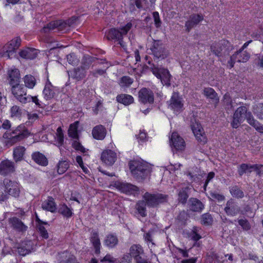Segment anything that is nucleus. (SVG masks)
<instances>
[{
  "mask_svg": "<svg viewBox=\"0 0 263 263\" xmlns=\"http://www.w3.org/2000/svg\"><path fill=\"white\" fill-rule=\"evenodd\" d=\"M245 119L257 132L263 133V125L254 119L252 112L249 111L248 108L245 106L239 107L235 110L231 123V126L233 128H237Z\"/></svg>",
  "mask_w": 263,
  "mask_h": 263,
  "instance_id": "nucleus-1",
  "label": "nucleus"
},
{
  "mask_svg": "<svg viewBox=\"0 0 263 263\" xmlns=\"http://www.w3.org/2000/svg\"><path fill=\"white\" fill-rule=\"evenodd\" d=\"M30 133L24 124H21L9 133H5V138L7 139V144L10 146L20 142L27 138Z\"/></svg>",
  "mask_w": 263,
  "mask_h": 263,
  "instance_id": "nucleus-2",
  "label": "nucleus"
},
{
  "mask_svg": "<svg viewBox=\"0 0 263 263\" xmlns=\"http://www.w3.org/2000/svg\"><path fill=\"white\" fill-rule=\"evenodd\" d=\"M233 49V47L230 43L225 40L214 43L211 46L212 53L220 58L229 55Z\"/></svg>",
  "mask_w": 263,
  "mask_h": 263,
  "instance_id": "nucleus-3",
  "label": "nucleus"
},
{
  "mask_svg": "<svg viewBox=\"0 0 263 263\" xmlns=\"http://www.w3.org/2000/svg\"><path fill=\"white\" fill-rule=\"evenodd\" d=\"M21 39L19 37H15L6 44L1 52V56L7 59H11L15 57L17 49L21 45Z\"/></svg>",
  "mask_w": 263,
  "mask_h": 263,
  "instance_id": "nucleus-4",
  "label": "nucleus"
},
{
  "mask_svg": "<svg viewBox=\"0 0 263 263\" xmlns=\"http://www.w3.org/2000/svg\"><path fill=\"white\" fill-rule=\"evenodd\" d=\"M143 198L145 201L148 207H156L159 204L166 202L168 199V195L157 193L151 194L146 192L143 196Z\"/></svg>",
  "mask_w": 263,
  "mask_h": 263,
  "instance_id": "nucleus-5",
  "label": "nucleus"
},
{
  "mask_svg": "<svg viewBox=\"0 0 263 263\" xmlns=\"http://www.w3.org/2000/svg\"><path fill=\"white\" fill-rule=\"evenodd\" d=\"M152 54L156 59H164L169 54L168 50L160 40H153L150 48Z\"/></svg>",
  "mask_w": 263,
  "mask_h": 263,
  "instance_id": "nucleus-6",
  "label": "nucleus"
},
{
  "mask_svg": "<svg viewBox=\"0 0 263 263\" xmlns=\"http://www.w3.org/2000/svg\"><path fill=\"white\" fill-rule=\"evenodd\" d=\"M129 169L133 176L139 181L145 179L151 172L149 165H129Z\"/></svg>",
  "mask_w": 263,
  "mask_h": 263,
  "instance_id": "nucleus-7",
  "label": "nucleus"
},
{
  "mask_svg": "<svg viewBox=\"0 0 263 263\" xmlns=\"http://www.w3.org/2000/svg\"><path fill=\"white\" fill-rule=\"evenodd\" d=\"M11 92L15 98L22 104L28 103L30 100V95H27L26 88L21 84L11 86Z\"/></svg>",
  "mask_w": 263,
  "mask_h": 263,
  "instance_id": "nucleus-8",
  "label": "nucleus"
},
{
  "mask_svg": "<svg viewBox=\"0 0 263 263\" xmlns=\"http://www.w3.org/2000/svg\"><path fill=\"white\" fill-rule=\"evenodd\" d=\"M115 186L121 192L128 195L137 196L140 194L139 187L129 183L116 182Z\"/></svg>",
  "mask_w": 263,
  "mask_h": 263,
  "instance_id": "nucleus-9",
  "label": "nucleus"
},
{
  "mask_svg": "<svg viewBox=\"0 0 263 263\" xmlns=\"http://www.w3.org/2000/svg\"><path fill=\"white\" fill-rule=\"evenodd\" d=\"M132 26V23L129 22L125 26L120 28V29H111L106 34L107 39L108 40H116L118 41L120 39L123 38L124 35L127 34Z\"/></svg>",
  "mask_w": 263,
  "mask_h": 263,
  "instance_id": "nucleus-10",
  "label": "nucleus"
},
{
  "mask_svg": "<svg viewBox=\"0 0 263 263\" xmlns=\"http://www.w3.org/2000/svg\"><path fill=\"white\" fill-rule=\"evenodd\" d=\"M170 142L174 153L182 152L185 149L184 140L177 133H172Z\"/></svg>",
  "mask_w": 263,
  "mask_h": 263,
  "instance_id": "nucleus-11",
  "label": "nucleus"
},
{
  "mask_svg": "<svg viewBox=\"0 0 263 263\" xmlns=\"http://www.w3.org/2000/svg\"><path fill=\"white\" fill-rule=\"evenodd\" d=\"M191 126L197 140L201 144H205L206 142L207 139L200 124L194 119V122L192 121Z\"/></svg>",
  "mask_w": 263,
  "mask_h": 263,
  "instance_id": "nucleus-12",
  "label": "nucleus"
},
{
  "mask_svg": "<svg viewBox=\"0 0 263 263\" xmlns=\"http://www.w3.org/2000/svg\"><path fill=\"white\" fill-rule=\"evenodd\" d=\"M138 100L143 104H152L154 102V92L151 89L143 87L138 92Z\"/></svg>",
  "mask_w": 263,
  "mask_h": 263,
  "instance_id": "nucleus-13",
  "label": "nucleus"
},
{
  "mask_svg": "<svg viewBox=\"0 0 263 263\" xmlns=\"http://www.w3.org/2000/svg\"><path fill=\"white\" fill-rule=\"evenodd\" d=\"M8 223L10 227L18 234L23 235L27 231L28 226L16 217L9 218Z\"/></svg>",
  "mask_w": 263,
  "mask_h": 263,
  "instance_id": "nucleus-14",
  "label": "nucleus"
},
{
  "mask_svg": "<svg viewBox=\"0 0 263 263\" xmlns=\"http://www.w3.org/2000/svg\"><path fill=\"white\" fill-rule=\"evenodd\" d=\"M43 29L44 32H47L48 30L57 29L62 33H66L69 30V28L65 21L57 20L49 23Z\"/></svg>",
  "mask_w": 263,
  "mask_h": 263,
  "instance_id": "nucleus-15",
  "label": "nucleus"
},
{
  "mask_svg": "<svg viewBox=\"0 0 263 263\" xmlns=\"http://www.w3.org/2000/svg\"><path fill=\"white\" fill-rule=\"evenodd\" d=\"M4 184L5 185L6 190L8 195H11L14 197L19 196L20 190L18 183L8 179L4 180Z\"/></svg>",
  "mask_w": 263,
  "mask_h": 263,
  "instance_id": "nucleus-16",
  "label": "nucleus"
},
{
  "mask_svg": "<svg viewBox=\"0 0 263 263\" xmlns=\"http://www.w3.org/2000/svg\"><path fill=\"white\" fill-rule=\"evenodd\" d=\"M224 211L228 216H234L240 212V208L234 199H230L227 203Z\"/></svg>",
  "mask_w": 263,
  "mask_h": 263,
  "instance_id": "nucleus-17",
  "label": "nucleus"
},
{
  "mask_svg": "<svg viewBox=\"0 0 263 263\" xmlns=\"http://www.w3.org/2000/svg\"><path fill=\"white\" fill-rule=\"evenodd\" d=\"M255 172L257 175L263 174V165H240L238 169L239 176L243 174Z\"/></svg>",
  "mask_w": 263,
  "mask_h": 263,
  "instance_id": "nucleus-18",
  "label": "nucleus"
},
{
  "mask_svg": "<svg viewBox=\"0 0 263 263\" xmlns=\"http://www.w3.org/2000/svg\"><path fill=\"white\" fill-rule=\"evenodd\" d=\"M203 20V16L199 14H193L189 16V20L185 22L186 31L190 32L194 27L197 26Z\"/></svg>",
  "mask_w": 263,
  "mask_h": 263,
  "instance_id": "nucleus-19",
  "label": "nucleus"
},
{
  "mask_svg": "<svg viewBox=\"0 0 263 263\" xmlns=\"http://www.w3.org/2000/svg\"><path fill=\"white\" fill-rule=\"evenodd\" d=\"M170 106L175 111L180 112L182 110L183 104L182 98L178 93H173L170 100Z\"/></svg>",
  "mask_w": 263,
  "mask_h": 263,
  "instance_id": "nucleus-20",
  "label": "nucleus"
},
{
  "mask_svg": "<svg viewBox=\"0 0 263 263\" xmlns=\"http://www.w3.org/2000/svg\"><path fill=\"white\" fill-rule=\"evenodd\" d=\"M187 206L190 211L197 213H201L204 208V204L200 200L194 197L189 199Z\"/></svg>",
  "mask_w": 263,
  "mask_h": 263,
  "instance_id": "nucleus-21",
  "label": "nucleus"
},
{
  "mask_svg": "<svg viewBox=\"0 0 263 263\" xmlns=\"http://www.w3.org/2000/svg\"><path fill=\"white\" fill-rule=\"evenodd\" d=\"M57 259L65 263H79L76 257L67 250L58 253Z\"/></svg>",
  "mask_w": 263,
  "mask_h": 263,
  "instance_id": "nucleus-22",
  "label": "nucleus"
},
{
  "mask_svg": "<svg viewBox=\"0 0 263 263\" xmlns=\"http://www.w3.org/2000/svg\"><path fill=\"white\" fill-rule=\"evenodd\" d=\"M101 159L106 164H113L117 159V154L111 150H105L102 152Z\"/></svg>",
  "mask_w": 263,
  "mask_h": 263,
  "instance_id": "nucleus-23",
  "label": "nucleus"
},
{
  "mask_svg": "<svg viewBox=\"0 0 263 263\" xmlns=\"http://www.w3.org/2000/svg\"><path fill=\"white\" fill-rule=\"evenodd\" d=\"M86 70L81 66L74 68L72 70L68 71L69 77H71L77 81L84 79L86 76Z\"/></svg>",
  "mask_w": 263,
  "mask_h": 263,
  "instance_id": "nucleus-24",
  "label": "nucleus"
},
{
  "mask_svg": "<svg viewBox=\"0 0 263 263\" xmlns=\"http://www.w3.org/2000/svg\"><path fill=\"white\" fill-rule=\"evenodd\" d=\"M90 241L94 248L95 254H100L101 242L99 233L97 231H92L91 232Z\"/></svg>",
  "mask_w": 263,
  "mask_h": 263,
  "instance_id": "nucleus-25",
  "label": "nucleus"
},
{
  "mask_svg": "<svg viewBox=\"0 0 263 263\" xmlns=\"http://www.w3.org/2000/svg\"><path fill=\"white\" fill-rule=\"evenodd\" d=\"M18 253L21 256H25L33 250V242L31 240L23 241L18 247Z\"/></svg>",
  "mask_w": 263,
  "mask_h": 263,
  "instance_id": "nucleus-26",
  "label": "nucleus"
},
{
  "mask_svg": "<svg viewBox=\"0 0 263 263\" xmlns=\"http://www.w3.org/2000/svg\"><path fill=\"white\" fill-rule=\"evenodd\" d=\"M203 94L207 98L211 100L212 102L214 104L215 107L217 105L219 99L217 93L214 89L211 87L204 88L203 90Z\"/></svg>",
  "mask_w": 263,
  "mask_h": 263,
  "instance_id": "nucleus-27",
  "label": "nucleus"
},
{
  "mask_svg": "<svg viewBox=\"0 0 263 263\" xmlns=\"http://www.w3.org/2000/svg\"><path fill=\"white\" fill-rule=\"evenodd\" d=\"M191 189L189 186L181 187L177 191V200L179 203L184 205L186 203L189 197V191Z\"/></svg>",
  "mask_w": 263,
  "mask_h": 263,
  "instance_id": "nucleus-28",
  "label": "nucleus"
},
{
  "mask_svg": "<svg viewBox=\"0 0 263 263\" xmlns=\"http://www.w3.org/2000/svg\"><path fill=\"white\" fill-rule=\"evenodd\" d=\"M42 208L43 210L51 213H55L57 210L56 203L52 197H48V199L42 203Z\"/></svg>",
  "mask_w": 263,
  "mask_h": 263,
  "instance_id": "nucleus-29",
  "label": "nucleus"
},
{
  "mask_svg": "<svg viewBox=\"0 0 263 263\" xmlns=\"http://www.w3.org/2000/svg\"><path fill=\"white\" fill-rule=\"evenodd\" d=\"M106 134V129L102 125L96 126L92 130L93 137L97 140H103L105 137Z\"/></svg>",
  "mask_w": 263,
  "mask_h": 263,
  "instance_id": "nucleus-30",
  "label": "nucleus"
},
{
  "mask_svg": "<svg viewBox=\"0 0 263 263\" xmlns=\"http://www.w3.org/2000/svg\"><path fill=\"white\" fill-rule=\"evenodd\" d=\"M119 242L118 238L116 234L112 233L107 235L104 239V245L109 248H114Z\"/></svg>",
  "mask_w": 263,
  "mask_h": 263,
  "instance_id": "nucleus-31",
  "label": "nucleus"
},
{
  "mask_svg": "<svg viewBox=\"0 0 263 263\" xmlns=\"http://www.w3.org/2000/svg\"><path fill=\"white\" fill-rule=\"evenodd\" d=\"M129 253L136 260L142 257L141 255L144 253V250L141 245L135 244L130 247Z\"/></svg>",
  "mask_w": 263,
  "mask_h": 263,
  "instance_id": "nucleus-32",
  "label": "nucleus"
},
{
  "mask_svg": "<svg viewBox=\"0 0 263 263\" xmlns=\"http://www.w3.org/2000/svg\"><path fill=\"white\" fill-rule=\"evenodd\" d=\"M9 84L11 86L20 84V73L17 69L11 70L9 72Z\"/></svg>",
  "mask_w": 263,
  "mask_h": 263,
  "instance_id": "nucleus-33",
  "label": "nucleus"
},
{
  "mask_svg": "<svg viewBox=\"0 0 263 263\" xmlns=\"http://www.w3.org/2000/svg\"><path fill=\"white\" fill-rule=\"evenodd\" d=\"M43 93L46 100L53 98L55 95V88L49 81L46 83Z\"/></svg>",
  "mask_w": 263,
  "mask_h": 263,
  "instance_id": "nucleus-34",
  "label": "nucleus"
},
{
  "mask_svg": "<svg viewBox=\"0 0 263 263\" xmlns=\"http://www.w3.org/2000/svg\"><path fill=\"white\" fill-rule=\"evenodd\" d=\"M31 158L37 164H48L47 158L39 152H35L31 155Z\"/></svg>",
  "mask_w": 263,
  "mask_h": 263,
  "instance_id": "nucleus-35",
  "label": "nucleus"
},
{
  "mask_svg": "<svg viewBox=\"0 0 263 263\" xmlns=\"http://www.w3.org/2000/svg\"><path fill=\"white\" fill-rule=\"evenodd\" d=\"M58 212L66 218H69L73 215L72 209L68 207L65 203L59 204Z\"/></svg>",
  "mask_w": 263,
  "mask_h": 263,
  "instance_id": "nucleus-36",
  "label": "nucleus"
},
{
  "mask_svg": "<svg viewBox=\"0 0 263 263\" xmlns=\"http://www.w3.org/2000/svg\"><path fill=\"white\" fill-rule=\"evenodd\" d=\"M37 50L35 49L27 48L21 51L19 53L20 55L26 59H34L37 56Z\"/></svg>",
  "mask_w": 263,
  "mask_h": 263,
  "instance_id": "nucleus-37",
  "label": "nucleus"
},
{
  "mask_svg": "<svg viewBox=\"0 0 263 263\" xmlns=\"http://www.w3.org/2000/svg\"><path fill=\"white\" fill-rule=\"evenodd\" d=\"M117 101L125 105H128L134 102V98L127 94H121L117 97Z\"/></svg>",
  "mask_w": 263,
  "mask_h": 263,
  "instance_id": "nucleus-38",
  "label": "nucleus"
},
{
  "mask_svg": "<svg viewBox=\"0 0 263 263\" xmlns=\"http://www.w3.org/2000/svg\"><path fill=\"white\" fill-rule=\"evenodd\" d=\"M25 151V148L22 146H18L14 148L13 155L16 162H17L23 159Z\"/></svg>",
  "mask_w": 263,
  "mask_h": 263,
  "instance_id": "nucleus-39",
  "label": "nucleus"
},
{
  "mask_svg": "<svg viewBox=\"0 0 263 263\" xmlns=\"http://www.w3.org/2000/svg\"><path fill=\"white\" fill-rule=\"evenodd\" d=\"M97 60L96 57H91L89 55H85L83 56L82 65L81 67L84 68V70H86L90 66L91 64L95 62Z\"/></svg>",
  "mask_w": 263,
  "mask_h": 263,
  "instance_id": "nucleus-40",
  "label": "nucleus"
},
{
  "mask_svg": "<svg viewBox=\"0 0 263 263\" xmlns=\"http://www.w3.org/2000/svg\"><path fill=\"white\" fill-rule=\"evenodd\" d=\"M146 205L147 204L145 200H139L136 204L135 208L142 217H145L147 215L146 209Z\"/></svg>",
  "mask_w": 263,
  "mask_h": 263,
  "instance_id": "nucleus-41",
  "label": "nucleus"
},
{
  "mask_svg": "<svg viewBox=\"0 0 263 263\" xmlns=\"http://www.w3.org/2000/svg\"><path fill=\"white\" fill-rule=\"evenodd\" d=\"M79 123L78 121H76L70 124L68 130L69 136L74 139H79V136L78 134Z\"/></svg>",
  "mask_w": 263,
  "mask_h": 263,
  "instance_id": "nucleus-42",
  "label": "nucleus"
},
{
  "mask_svg": "<svg viewBox=\"0 0 263 263\" xmlns=\"http://www.w3.org/2000/svg\"><path fill=\"white\" fill-rule=\"evenodd\" d=\"M160 76L161 78H159V79L161 80L162 83L164 85L170 86L171 85V74L168 70L166 69L162 68Z\"/></svg>",
  "mask_w": 263,
  "mask_h": 263,
  "instance_id": "nucleus-43",
  "label": "nucleus"
},
{
  "mask_svg": "<svg viewBox=\"0 0 263 263\" xmlns=\"http://www.w3.org/2000/svg\"><path fill=\"white\" fill-rule=\"evenodd\" d=\"M252 111L258 119L263 120V103L254 105L252 107Z\"/></svg>",
  "mask_w": 263,
  "mask_h": 263,
  "instance_id": "nucleus-44",
  "label": "nucleus"
},
{
  "mask_svg": "<svg viewBox=\"0 0 263 263\" xmlns=\"http://www.w3.org/2000/svg\"><path fill=\"white\" fill-rule=\"evenodd\" d=\"M235 55H237V62L239 63L246 62L250 59V54L246 51H240L238 50L235 52Z\"/></svg>",
  "mask_w": 263,
  "mask_h": 263,
  "instance_id": "nucleus-45",
  "label": "nucleus"
},
{
  "mask_svg": "<svg viewBox=\"0 0 263 263\" xmlns=\"http://www.w3.org/2000/svg\"><path fill=\"white\" fill-rule=\"evenodd\" d=\"M230 192L232 196L235 198L239 199L242 198L244 197L243 192L237 185L231 187Z\"/></svg>",
  "mask_w": 263,
  "mask_h": 263,
  "instance_id": "nucleus-46",
  "label": "nucleus"
},
{
  "mask_svg": "<svg viewBox=\"0 0 263 263\" xmlns=\"http://www.w3.org/2000/svg\"><path fill=\"white\" fill-rule=\"evenodd\" d=\"M24 81L26 87L32 88L36 84L35 78L31 75H26L24 78Z\"/></svg>",
  "mask_w": 263,
  "mask_h": 263,
  "instance_id": "nucleus-47",
  "label": "nucleus"
},
{
  "mask_svg": "<svg viewBox=\"0 0 263 263\" xmlns=\"http://www.w3.org/2000/svg\"><path fill=\"white\" fill-rule=\"evenodd\" d=\"M11 117L13 118H20L22 116V109L17 105H13L10 109Z\"/></svg>",
  "mask_w": 263,
  "mask_h": 263,
  "instance_id": "nucleus-48",
  "label": "nucleus"
},
{
  "mask_svg": "<svg viewBox=\"0 0 263 263\" xmlns=\"http://www.w3.org/2000/svg\"><path fill=\"white\" fill-rule=\"evenodd\" d=\"M15 171L14 165H0V174L6 176L13 173Z\"/></svg>",
  "mask_w": 263,
  "mask_h": 263,
  "instance_id": "nucleus-49",
  "label": "nucleus"
},
{
  "mask_svg": "<svg viewBox=\"0 0 263 263\" xmlns=\"http://www.w3.org/2000/svg\"><path fill=\"white\" fill-rule=\"evenodd\" d=\"M134 80L129 76H123L120 80L119 85L122 87H128L133 83Z\"/></svg>",
  "mask_w": 263,
  "mask_h": 263,
  "instance_id": "nucleus-50",
  "label": "nucleus"
},
{
  "mask_svg": "<svg viewBox=\"0 0 263 263\" xmlns=\"http://www.w3.org/2000/svg\"><path fill=\"white\" fill-rule=\"evenodd\" d=\"M136 7L139 9L146 10L149 8V3L147 0H134Z\"/></svg>",
  "mask_w": 263,
  "mask_h": 263,
  "instance_id": "nucleus-51",
  "label": "nucleus"
},
{
  "mask_svg": "<svg viewBox=\"0 0 263 263\" xmlns=\"http://www.w3.org/2000/svg\"><path fill=\"white\" fill-rule=\"evenodd\" d=\"M213 222V217L212 215L209 213H206L203 214L201 215V223L202 224L205 226L211 225Z\"/></svg>",
  "mask_w": 263,
  "mask_h": 263,
  "instance_id": "nucleus-52",
  "label": "nucleus"
},
{
  "mask_svg": "<svg viewBox=\"0 0 263 263\" xmlns=\"http://www.w3.org/2000/svg\"><path fill=\"white\" fill-rule=\"evenodd\" d=\"M238 222L239 225L244 231H248L251 228V226L250 222L246 218L238 219Z\"/></svg>",
  "mask_w": 263,
  "mask_h": 263,
  "instance_id": "nucleus-53",
  "label": "nucleus"
},
{
  "mask_svg": "<svg viewBox=\"0 0 263 263\" xmlns=\"http://www.w3.org/2000/svg\"><path fill=\"white\" fill-rule=\"evenodd\" d=\"M8 198L9 195L6 192L5 185L0 184V201H4Z\"/></svg>",
  "mask_w": 263,
  "mask_h": 263,
  "instance_id": "nucleus-54",
  "label": "nucleus"
},
{
  "mask_svg": "<svg viewBox=\"0 0 263 263\" xmlns=\"http://www.w3.org/2000/svg\"><path fill=\"white\" fill-rule=\"evenodd\" d=\"M153 231H149L146 233H145L143 235V238L144 239V240L147 242V243H151L152 247L153 246H155V244L153 242Z\"/></svg>",
  "mask_w": 263,
  "mask_h": 263,
  "instance_id": "nucleus-55",
  "label": "nucleus"
},
{
  "mask_svg": "<svg viewBox=\"0 0 263 263\" xmlns=\"http://www.w3.org/2000/svg\"><path fill=\"white\" fill-rule=\"evenodd\" d=\"M210 197L209 199L210 200H217L218 201H221L224 200L225 197L223 195L220 194L215 192H210Z\"/></svg>",
  "mask_w": 263,
  "mask_h": 263,
  "instance_id": "nucleus-56",
  "label": "nucleus"
},
{
  "mask_svg": "<svg viewBox=\"0 0 263 263\" xmlns=\"http://www.w3.org/2000/svg\"><path fill=\"white\" fill-rule=\"evenodd\" d=\"M72 146L76 151H79L83 153H84L86 152L85 148L79 141L78 139L73 140L72 143Z\"/></svg>",
  "mask_w": 263,
  "mask_h": 263,
  "instance_id": "nucleus-57",
  "label": "nucleus"
},
{
  "mask_svg": "<svg viewBox=\"0 0 263 263\" xmlns=\"http://www.w3.org/2000/svg\"><path fill=\"white\" fill-rule=\"evenodd\" d=\"M43 225L44 224H37L36 228L39 232L41 236H42L43 238L47 239L49 236L48 233Z\"/></svg>",
  "mask_w": 263,
  "mask_h": 263,
  "instance_id": "nucleus-58",
  "label": "nucleus"
},
{
  "mask_svg": "<svg viewBox=\"0 0 263 263\" xmlns=\"http://www.w3.org/2000/svg\"><path fill=\"white\" fill-rule=\"evenodd\" d=\"M196 170H197V171L195 170V172L187 171L184 173L186 176L190 177V180L192 182L195 181L196 178H198L199 169H198L197 167H196Z\"/></svg>",
  "mask_w": 263,
  "mask_h": 263,
  "instance_id": "nucleus-59",
  "label": "nucleus"
},
{
  "mask_svg": "<svg viewBox=\"0 0 263 263\" xmlns=\"http://www.w3.org/2000/svg\"><path fill=\"white\" fill-rule=\"evenodd\" d=\"M197 228L196 227L193 228L190 232V237L191 239L194 241H198L201 238V236L197 233Z\"/></svg>",
  "mask_w": 263,
  "mask_h": 263,
  "instance_id": "nucleus-60",
  "label": "nucleus"
},
{
  "mask_svg": "<svg viewBox=\"0 0 263 263\" xmlns=\"http://www.w3.org/2000/svg\"><path fill=\"white\" fill-rule=\"evenodd\" d=\"M223 102L226 108L228 109H232L233 107L232 100L229 95H225L224 96Z\"/></svg>",
  "mask_w": 263,
  "mask_h": 263,
  "instance_id": "nucleus-61",
  "label": "nucleus"
},
{
  "mask_svg": "<svg viewBox=\"0 0 263 263\" xmlns=\"http://www.w3.org/2000/svg\"><path fill=\"white\" fill-rule=\"evenodd\" d=\"M117 259L114 258L111 254H107L102 259L100 260L101 262L114 263L116 262Z\"/></svg>",
  "mask_w": 263,
  "mask_h": 263,
  "instance_id": "nucleus-62",
  "label": "nucleus"
},
{
  "mask_svg": "<svg viewBox=\"0 0 263 263\" xmlns=\"http://www.w3.org/2000/svg\"><path fill=\"white\" fill-rule=\"evenodd\" d=\"M188 218V215L185 211H181L177 216V219L181 223H184Z\"/></svg>",
  "mask_w": 263,
  "mask_h": 263,
  "instance_id": "nucleus-63",
  "label": "nucleus"
},
{
  "mask_svg": "<svg viewBox=\"0 0 263 263\" xmlns=\"http://www.w3.org/2000/svg\"><path fill=\"white\" fill-rule=\"evenodd\" d=\"M255 61L258 67L263 68V54H257Z\"/></svg>",
  "mask_w": 263,
  "mask_h": 263,
  "instance_id": "nucleus-64",
  "label": "nucleus"
}]
</instances>
